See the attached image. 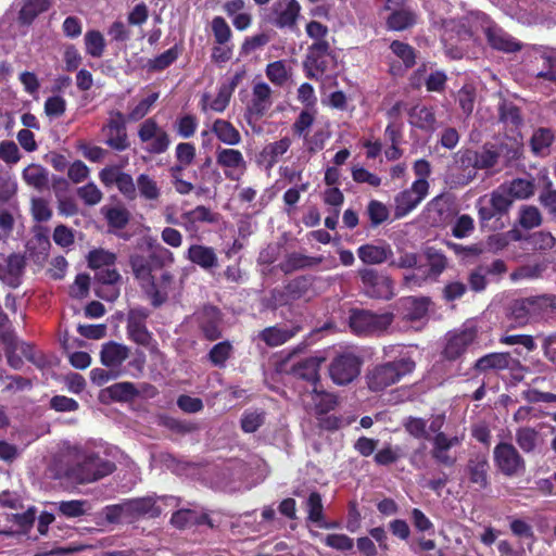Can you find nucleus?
Returning <instances> with one entry per match:
<instances>
[{"label": "nucleus", "mask_w": 556, "mask_h": 556, "mask_svg": "<svg viewBox=\"0 0 556 556\" xmlns=\"http://www.w3.org/2000/svg\"><path fill=\"white\" fill-rule=\"evenodd\" d=\"M115 469L112 462L99 457L90 451L75 448L71 453V462L60 469V478L72 483L86 484L94 482Z\"/></svg>", "instance_id": "nucleus-1"}, {"label": "nucleus", "mask_w": 556, "mask_h": 556, "mask_svg": "<svg viewBox=\"0 0 556 556\" xmlns=\"http://www.w3.org/2000/svg\"><path fill=\"white\" fill-rule=\"evenodd\" d=\"M415 363L410 357H402L372 368L367 375V384L371 391H381L412 372Z\"/></svg>", "instance_id": "nucleus-2"}, {"label": "nucleus", "mask_w": 556, "mask_h": 556, "mask_svg": "<svg viewBox=\"0 0 556 556\" xmlns=\"http://www.w3.org/2000/svg\"><path fill=\"white\" fill-rule=\"evenodd\" d=\"M336 61L331 53L329 42H313L306 53L303 66L306 76L312 79H321L328 71L334 67Z\"/></svg>", "instance_id": "nucleus-3"}, {"label": "nucleus", "mask_w": 556, "mask_h": 556, "mask_svg": "<svg viewBox=\"0 0 556 556\" xmlns=\"http://www.w3.org/2000/svg\"><path fill=\"white\" fill-rule=\"evenodd\" d=\"M477 332L473 321H467L459 329L448 332L445 336L442 356L447 361L460 358L477 339Z\"/></svg>", "instance_id": "nucleus-4"}, {"label": "nucleus", "mask_w": 556, "mask_h": 556, "mask_svg": "<svg viewBox=\"0 0 556 556\" xmlns=\"http://www.w3.org/2000/svg\"><path fill=\"white\" fill-rule=\"evenodd\" d=\"M393 321L391 313L374 314L355 309L350 315V327L357 334H371L384 331Z\"/></svg>", "instance_id": "nucleus-5"}, {"label": "nucleus", "mask_w": 556, "mask_h": 556, "mask_svg": "<svg viewBox=\"0 0 556 556\" xmlns=\"http://www.w3.org/2000/svg\"><path fill=\"white\" fill-rule=\"evenodd\" d=\"M245 75L244 71L236 73L229 81L223 83L217 90L216 96L205 92L201 96L199 105L203 113L215 112L223 113L229 105L232 93L239 83Z\"/></svg>", "instance_id": "nucleus-6"}, {"label": "nucleus", "mask_w": 556, "mask_h": 556, "mask_svg": "<svg viewBox=\"0 0 556 556\" xmlns=\"http://www.w3.org/2000/svg\"><path fill=\"white\" fill-rule=\"evenodd\" d=\"M553 303L554 299L546 295L516 300L510 305L509 315L516 325L522 326L531 317L543 314Z\"/></svg>", "instance_id": "nucleus-7"}, {"label": "nucleus", "mask_w": 556, "mask_h": 556, "mask_svg": "<svg viewBox=\"0 0 556 556\" xmlns=\"http://www.w3.org/2000/svg\"><path fill=\"white\" fill-rule=\"evenodd\" d=\"M138 137L144 143V150L151 154H162L170 146L167 131L154 118H147L138 128Z\"/></svg>", "instance_id": "nucleus-8"}, {"label": "nucleus", "mask_w": 556, "mask_h": 556, "mask_svg": "<svg viewBox=\"0 0 556 556\" xmlns=\"http://www.w3.org/2000/svg\"><path fill=\"white\" fill-rule=\"evenodd\" d=\"M514 200L502 184L490 195L482 197L478 200V214L482 222H488L496 215L508 212Z\"/></svg>", "instance_id": "nucleus-9"}, {"label": "nucleus", "mask_w": 556, "mask_h": 556, "mask_svg": "<svg viewBox=\"0 0 556 556\" xmlns=\"http://www.w3.org/2000/svg\"><path fill=\"white\" fill-rule=\"evenodd\" d=\"M362 359L352 352L336 356L329 366V375L334 383L343 386L352 382L361 372Z\"/></svg>", "instance_id": "nucleus-10"}, {"label": "nucleus", "mask_w": 556, "mask_h": 556, "mask_svg": "<svg viewBox=\"0 0 556 556\" xmlns=\"http://www.w3.org/2000/svg\"><path fill=\"white\" fill-rule=\"evenodd\" d=\"M273 105V90L265 81H255L251 99L247 104L245 118L249 124L258 122Z\"/></svg>", "instance_id": "nucleus-11"}, {"label": "nucleus", "mask_w": 556, "mask_h": 556, "mask_svg": "<svg viewBox=\"0 0 556 556\" xmlns=\"http://www.w3.org/2000/svg\"><path fill=\"white\" fill-rule=\"evenodd\" d=\"M429 182L426 179H416L409 189L400 192L395 199L394 215L402 218L415 210L427 197Z\"/></svg>", "instance_id": "nucleus-12"}, {"label": "nucleus", "mask_w": 556, "mask_h": 556, "mask_svg": "<svg viewBox=\"0 0 556 556\" xmlns=\"http://www.w3.org/2000/svg\"><path fill=\"white\" fill-rule=\"evenodd\" d=\"M101 131L105 144L110 148L116 151H125L129 148L125 116L119 111L110 112L108 122L103 125Z\"/></svg>", "instance_id": "nucleus-13"}, {"label": "nucleus", "mask_w": 556, "mask_h": 556, "mask_svg": "<svg viewBox=\"0 0 556 556\" xmlns=\"http://www.w3.org/2000/svg\"><path fill=\"white\" fill-rule=\"evenodd\" d=\"M364 292L376 299H390L393 295V286L389 277L380 275L371 268H362L358 270Z\"/></svg>", "instance_id": "nucleus-14"}, {"label": "nucleus", "mask_w": 556, "mask_h": 556, "mask_svg": "<svg viewBox=\"0 0 556 556\" xmlns=\"http://www.w3.org/2000/svg\"><path fill=\"white\" fill-rule=\"evenodd\" d=\"M489 459L483 452L472 453L465 466L464 473L476 490H484L489 485Z\"/></svg>", "instance_id": "nucleus-15"}, {"label": "nucleus", "mask_w": 556, "mask_h": 556, "mask_svg": "<svg viewBox=\"0 0 556 556\" xmlns=\"http://www.w3.org/2000/svg\"><path fill=\"white\" fill-rule=\"evenodd\" d=\"M216 164L223 169L226 178L239 180L247 169V162L241 151L232 148L216 150Z\"/></svg>", "instance_id": "nucleus-16"}, {"label": "nucleus", "mask_w": 556, "mask_h": 556, "mask_svg": "<svg viewBox=\"0 0 556 556\" xmlns=\"http://www.w3.org/2000/svg\"><path fill=\"white\" fill-rule=\"evenodd\" d=\"M464 434L448 437L444 432H439L432 439L431 457L439 464L446 467H453L457 457L451 453V448L460 445Z\"/></svg>", "instance_id": "nucleus-17"}, {"label": "nucleus", "mask_w": 556, "mask_h": 556, "mask_svg": "<svg viewBox=\"0 0 556 556\" xmlns=\"http://www.w3.org/2000/svg\"><path fill=\"white\" fill-rule=\"evenodd\" d=\"M301 13L296 0H276L271 7L269 22L278 28L293 29Z\"/></svg>", "instance_id": "nucleus-18"}, {"label": "nucleus", "mask_w": 556, "mask_h": 556, "mask_svg": "<svg viewBox=\"0 0 556 556\" xmlns=\"http://www.w3.org/2000/svg\"><path fill=\"white\" fill-rule=\"evenodd\" d=\"M494 462L497 468L506 476H515L525 468L522 457L510 443H500L495 446Z\"/></svg>", "instance_id": "nucleus-19"}, {"label": "nucleus", "mask_w": 556, "mask_h": 556, "mask_svg": "<svg viewBox=\"0 0 556 556\" xmlns=\"http://www.w3.org/2000/svg\"><path fill=\"white\" fill-rule=\"evenodd\" d=\"M463 165H472L477 169H491L501 162L495 146L485 144L479 151H465L460 156Z\"/></svg>", "instance_id": "nucleus-20"}, {"label": "nucleus", "mask_w": 556, "mask_h": 556, "mask_svg": "<svg viewBox=\"0 0 556 556\" xmlns=\"http://www.w3.org/2000/svg\"><path fill=\"white\" fill-rule=\"evenodd\" d=\"M358 258L366 265H379L393 257V250L386 241H376L358 247Z\"/></svg>", "instance_id": "nucleus-21"}, {"label": "nucleus", "mask_w": 556, "mask_h": 556, "mask_svg": "<svg viewBox=\"0 0 556 556\" xmlns=\"http://www.w3.org/2000/svg\"><path fill=\"white\" fill-rule=\"evenodd\" d=\"M175 279L174 275L169 271H164L161 277L155 280L154 278L144 287L143 291L151 300L154 306H160L170 295L174 290Z\"/></svg>", "instance_id": "nucleus-22"}, {"label": "nucleus", "mask_w": 556, "mask_h": 556, "mask_svg": "<svg viewBox=\"0 0 556 556\" xmlns=\"http://www.w3.org/2000/svg\"><path fill=\"white\" fill-rule=\"evenodd\" d=\"M301 401L307 409H313L316 414H326L337 405L336 396L318 390L317 384L313 386L311 391L303 393Z\"/></svg>", "instance_id": "nucleus-23"}, {"label": "nucleus", "mask_w": 556, "mask_h": 556, "mask_svg": "<svg viewBox=\"0 0 556 556\" xmlns=\"http://www.w3.org/2000/svg\"><path fill=\"white\" fill-rule=\"evenodd\" d=\"M518 364V361L511 357L509 353H490L478 358L473 369L478 372H486L489 370L513 369Z\"/></svg>", "instance_id": "nucleus-24"}, {"label": "nucleus", "mask_w": 556, "mask_h": 556, "mask_svg": "<svg viewBox=\"0 0 556 556\" xmlns=\"http://www.w3.org/2000/svg\"><path fill=\"white\" fill-rule=\"evenodd\" d=\"M424 215L431 226L444 224L451 215V202L447 197L441 194L433 198L425 207Z\"/></svg>", "instance_id": "nucleus-25"}, {"label": "nucleus", "mask_w": 556, "mask_h": 556, "mask_svg": "<svg viewBox=\"0 0 556 556\" xmlns=\"http://www.w3.org/2000/svg\"><path fill=\"white\" fill-rule=\"evenodd\" d=\"M219 215L204 205H198L193 210L181 214V225L187 231H197L200 224H216Z\"/></svg>", "instance_id": "nucleus-26"}, {"label": "nucleus", "mask_w": 556, "mask_h": 556, "mask_svg": "<svg viewBox=\"0 0 556 556\" xmlns=\"http://www.w3.org/2000/svg\"><path fill=\"white\" fill-rule=\"evenodd\" d=\"M24 266L25 262L21 255H10L3 263H0V280L12 288L18 287Z\"/></svg>", "instance_id": "nucleus-27"}, {"label": "nucleus", "mask_w": 556, "mask_h": 556, "mask_svg": "<svg viewBox=\"0 0 556 556\" xmlns=\"http://www.w3.org/2000/svg\"><path fill=\"white\" fill-rule=\"evenodd\" d=\"M186 257L205 270L214 268L218 264L215 250L203 244H191L187 250Z\"/></svg>", "instance_id": "nucleus-28"}, {"label": "nucleus", "mask_w": 556, "mask_h": 556, "mask_svg": "<svg viewBox=\"0 0 556 556\" xmlns=\"http://www.w3.org/2000/svg\"><path fill=\"white\" fill-rule=\"evenodd\" d=\"M199 326L208 340H216L220 337L219 311L216 307H204L198 314Z\"/></svg>", "instance_id": "nucleus-29"}, {"label": "nucleus", "mask_w": 556, "mask_h": 556, "mask_svg": "<svg viewBox=\"0 0 556 556\" xmlns=\"http://www.w3.org/2000/svg\"><path fill=\"white\" fill-rule=\"evenodd\" d=\"M211 132L226 146H238L242 141L240 131L227 119L216 118L212 123Z\"/></svg>", "instance_id": "nucleus-30"}, {"label": "nucleus", "mask_w": 556, "mask_h": 556, "mask_svg": "<svg viewBox=\"0 0 556 556\" xmlns=\"http://www.w3.org/2000/svg\"><path fill=\"white\" fill-rule=\"evenodd\" d=\"M488 42L497 50L513 52L520 49V46L509 35L496 25H489L484 28Z\"/></svg>", "instance_id": "nucleus-31"}, {"label": "nucleus", "mask_w": 556, "mask_h": 556, "mask_svg": "<svg viewBox=\"0 0 556 556\" xmlns=\"http://www.w3.org/2000/svg\"><path fill=\"white\" fill-rule=\"evenodd\" d=\"M324 359L320 357H308L292 366V374L316 386L319 381V367Z\"/></svg>", "instance_id": "nucleus-32"}, {"label": "nucleus", "mask_w": 556, "mask_h": 556, "mask_svg": "<svg viewBox=\"0 0 556 556\" xmlns=\"http://www.w3.org/2000/svg\"><path fill=\"white\" fill-rule=\"evenodd\" d=\"M500 160L503 161L504 165L517 161L522 155L523 143L521 137L518 135L507 138L502 141L498 146H495Z\"/></svg>", "instance_id": "nucleus-33"}, {"label": "nucleus", "mask_w": 556, "mask_h": 556, "mask_svg": "<svg viewBox=\"0 0 556 556\" xmlns=\"http://www.w3.org/2000/svg\"><path fill=\"white\" fill-rule=\"evenodd\" d=\"M130 266L135 278L139 281L142 289L154 278L152 271L154 270L149 256L141 254H134L130 256Z\"/></svg>", "instance_id": "nucleus-34"}, {"label": "nucleus", "mask_w": 556, "mask_h": 556, "mask_svg": "<svg viewBox=\"0 0 556 556\" xmlns=\"http://www.w3.org/2000/svg\"><path fill=\"white\" fill-rule=\"evenodd\" d=\"M23 180L31 188L41 191L48 187V170L39 164H29L22 172Z\"/></svg>", "instance_id": "nucleus-35"}, {"label": "nucleus", "mask_w": 556, "mask_h": 556, "mask_svg": "<svg viewBox=\"0 0 556 556\" xmlns=\"http://www.w3.org/2000/svg\"><path fill=\"white\" fill-rule=\"evenodd\" d=\"M129 355V350L127 346L116 343L110 342L103 345L101 351V362L106 367H117L119 366Z\"/></svg>", "instance_id": "nucleus-36"}, {"label": "nucleus", "mask_w": 556, "mask_h": 556, "mask_svg": "<svg viewBox=\"0 0 556 556\" xmlns=\"http://www.w3.org/2000/svg\"><path fill=\"white\" fill-rule=\"evenodd\" d=\"M409 124L414 127L424 129V130H433L435 125V116L432 109L417 104L410 109L409 113Z\"/></svg>", "instance_id": "nucleus-37"}, {"label": "nucleus", "mask_w": 556, "mask_h": 556, "mask_svg": "<svg viewBox=\"0 0 556 556\" xmlns=\"http://www.w3.org/2000/svg\"><path fill=\"white\" fill-rule=\"evenodd\" d=\"M417 21V14L409 7L393 10L387 18V25L392 30H404L413 26Z\"/></svg>", "instance_id": "nucleus-38"}, {"label": "nucleus", "mask_w": 556, "mask_h": 556, "mask_svg": "<svg viewBox=\"0 0 556 556\" xmlns=\"http://www.w3.org/2000/svg\"><path fill=\"white\" fill-rule=\"evenodd\" d=\"M299 330V327H268L260 332V338L269 346H278L293 338Z\"/></svg>", "instance_id": "nucleus-39"}, {"label": "nucleus", "mask_w": 556, "mask_h": 556, "mask_svg": "<svg viewBox=\"0 0 556 556\" xmlns=\"http://www.w3.org/2000/svg\"><path fill=\"white\" fill-rule=\"evenodd\" d=\"M51 4V0H25L20 10L18 21L22 24L29 25L39 14L48 11Z\"/></svg>", "instance_id": "nucleus-40"}, {"label": "nucleus", "mask_w": 556, "mask_h": 556, "mask_svg": "<svg viewBox=\"0 0 556 556\" xmlns=\"http://www.w3.org/2000/svg\"><path fill=\"white\" fill-rule=\"evenodd\" d=\"M503 185L514 201L529 199L535 192V186L532 179L516 178Z\"/></svg>", "instance_id": "nucleus-41"}, {"label": "nucleus", "mask_w": 556, "mask_h": 556, "mask_svg": "<svg viewBox=\"0 0 556 556\" xmlns=\"http://www.w3.org/2000/svg\"><path fill=\"white\" fill-rule=\"evenodd\" d=\"M291 143V138L283 137L277 141L266 144L261 155L269 163V165H274L288 152Z\"/></svg>", "instance_id": "nucleus-42"}, {"label": "nucleus", "mask_w": 556, "mask_h": 556, "mask_svg": "<svg viewBox=\"0 0 556 556\" xmlns=\"http://www.w3.org/2000/svg\"><path fill=\"white\" fill-rule=\"evenodd\" d=\"M555 136L549 128H539L531 137V149L536 155H547Z\"/></svg>", "instance_id": "nucleus-43"}, {"label": "nucleus", "mask_w": 556, "mask_h": 556, "mask_svg": "<svg viewBox=\"0 0 556 556\" xmlns=\"http://www.w3.org/2000/svg\"><path fill=\"white\" fill-rule=\"evenodd\" d=\"M140 195L149 201H157L161 197V189L157 182L147 174L137 177V186Z\"/></svg>", "instance_id": "nucleus-44"}, {"label": "nucleus", "mask_w": 556, "mask_h": 556, "mask_svg": "<svg viewBox=\"0 0 556 556\" xmlns=\"http://www.w3.org/2000/svg\"><path fill=\"white\" fill-rule=\"evenodd\" d=\"M199 121L193 114L179 115L174 122V129L184 139L191 138L198 129Z\"/></svg>", "instance_id": "nucleus-45"}, {"label": "nucleus", "mask_w": 556, "mask_h": 556, "mask_svg": "<svg viewBox=\"0 0 556 556\" xmlns=\"http://www.w3.org/2000/svg\"><path fill=\"white\" fill-rule=\"evenodd\" d=\"M266 77L275 85V86H283L289 77L290 71L287 67L285 61H275L267 64L265 70Z\"/></svg>", "instance_id": "nucleus-46"}, {"label": "nucleus", "mask_w": 556, "mask_h": 556, "mask_svg": "<svg viewBox=\"0 0 556 556\" xmlns=\"http://www.w3.org/2000/svg\"><path fill=\"white\" fill-rule=\"evenodd\" d=\"M516 442L523 452L530 453L534 451L540 443L539 432L529 427L520 428L516 432Z\"/></svg>", "instance_id": "nucleus-47"}, {"label": "nucleus", "mask_w": 556, "mask_h": 556, "mask_svg": "<svg viewBox=\"0 0 556 556\" xmlns=\"http://www.w3.org/2000/svg\"><path fill=\"white\" fill-rule=\"evenodd\" d=\"M129 337L138 344L154 348L151 333L147 330L146 326L140 321L130 317L128 321Z\"/></svg>", "instance_id": "nucleus-48"}, {"label": "nucleus", "mask_w": 556, "mask_h": 556, "mask_svg": "<svg viewBox=\"0 0 556 556\" xmlns=\"http://www.w3.org/2000/svg\"><path fill=\"white\" fill-rule=\"evenodd\" d=\"M157 99H159V93L152 92L149 96H147L146 98L139 100L136 104H134L130 108L128 116H127L128 121L137 122V121L142 119L146 115L149 114V112L151 111L152 106L154 105V103L156 102Z\"/></svg>", "instance_id": "nucleus-49"}, {"label": "nucleus", "mask_w": 556, "mask_h": 556, "mask_svg": "<svg viewBox=\"0 0 556 556\" xmlns=\"http://www.w3.org/2000/svg\"><path fill=\"white\" fill-rule=\"evenodd\" d=\"M321 262V258L309 257L300 253H292L288 255L287 260L281 264V269L286 273L293 271L299 268H304L313 265H317Z\"/></svg>", "instance_id": "nucleus-50"}, {"label": "nucleus", "mask_w": 556, "mask_h": 556, "mask_svg": "<svg viewBox=\"0 0 556 556\" xmlns=\"http://www.w3.org/2000/svg\"><path fill=\"white\" fill-rule=\"evenodd\" d=\"M519 224L525 229H532L542 224L540 210L533 205H522L519 210Z\"/></svg>", "instance_id": "nucleus-51"}, {"label": "nucleus", "mask_w": 556, "mask_h": 556, "mask_svg": "<svg viewBox=\"0 0 556 556\" xmlns=\"http://www.w3.org/2000/svg\"><path fill=\"white\" fill-rule=\"evenodd\" d=\"M102 212L109 225L116 229L124 228L129 222L130 214L123 206L103 207Z\"/></svg>", "instance_id": "nucleus-52"}, {"label": "nucleus", "mask_w": 556, "mask_h": 556, "mask_svg": "<svg viewBox=\"0 0 556 556\" xmlns=\"http://www.w3.org/2000/svg\"><path fill=\"white\" fill-rule=\"evenodd\" d=\"M86 52L92 58L102 56L105 49L103 35L98 30H89L85 35Z\"/></svg>", "instance_id": "nucleus-53"}, {"label": "nucleus", "mask_w": 556, "mask_h": 556, "mask_svg": "<svg viewBox=\"0 0 556 556\" xmlns=\"http://www.w3.org/2000/svg\"><path fill=\"white\" fill-rule=\"evenodd\" d=\"M149 258L153 269L169 266L175 262L173 252L161 244H156L151 249Z\"/></svg>", "instance_id": "nucleus-54"}, {"label": "nucleus", "mask_w": 556, "mask_h": 556, "mask_svg": "<svg viewBox=\"0 0 556 556\" xmlns=\"http://www.w3.org/2000/svg\"><path fill=\"white\" fill-rule=\"evenodd\" d=\"M500 117L501 121L511 127H519L522 124V117L520 115L519 109L510 103L503 101L500 105Z\"/></svg>", "instance_id": "nucleus-55"}, {"label": "nucleus", "mask_w": 556, "mask_h": 556, "mask_svg": "<svg viewBox=\"0 0 556 556\" xmlns=\"http://www.w3.org/2000/svg\"><path fill=\"white\" fill-rule=\"evenodd\" d=\"M211 28L216 43L226 45L230 42L232 31L224 17L215 16L211 22Z\"/></svg>", "instance_id": "nucleus-56"}, {"label": "nucleus", "mask_w": 556, "mask_h": 556, "mask_svg": "<svg viewBox=\"0 0 556 556\" xmlns=\"http://www.w3.org/2000/svg\"><path fill=\"white\" fill-rule=\"evenodd\" d=\"M58 509L65 517L76 518L85 515L88 503L80 500L62 501L58 504Z\"/></svg>", "instance_id": "nucleus-57"}, {"label": "nucleus", "mask_w": 556, "mask_h": 556, "mask_svg": "<svg viewBox=\"0 0 556 556\" xmlns=\"http://www.w3.org/2000/svg\"><path fill=\"white\" fill-rule=\"evenodd\" d=\"M232 353V345L228 341L215 344L210 353L208 359L214 366L223 367Z\"/></svg>", "instance_id": "nucleus-58"}, {"label": "nucleus", "mask_w": 556, "mask_h": 556, "mask_svg": "<svg viewBox=\"0 0 556 556\" xmlns=\"http://www.w3.org/2000/svg\"><path fill=\"white\" fill-rule=\"evenodd\" d=\"M116 256L114 253L105 250H94L88 255V264L91 268L100 269L106 266L114 265Z\"/></svg>", "instance_id": "nucleus-59"}, {"label": "nucleus", "mask_w": 556, "mask_h": 556, "mask_svg": "<svg viewBox=\"0 0 556 556\" xmlns=\"http://www.w3.org/2000/svg\"><path fill=\"white\" fill-rule=\"evenodd\" d=\"M109 395L115 401H128L137 394L131 382H118L106 389Z\"/></svg>", "instance_id": "nucleus-60"}, {"label": "nucleus", "mask_w": 556, "mask_h": 556, "mask_svg": "<svg viewBox=\"0 0 556 556\" xmlns=\"http://www.w3.org/2000/svg\"><path fill=\"white\" fill-rule=\"evenodd\" d=\"M77 195L86 205L93 206L102 201L103 193L96 184L89 182L77 189Z\"/></svg>", "instance_id": "nucleus-61"}, {"label": "nucleus", "mask_w": 556, "mask_h": 556, "mask_svg": "<svg viewBox=\"0 0 556 556\" xmlns=\"http://www.w3.org/2000/svg\"><path fill=\"white\" fill-rule=\"evenodd\" d=\"M22 155L14 141L2 140L0 142V160L8 165H15L20 162Z\"/></svg>", "instance_id": "nucleus-62"}, {"label": "nucleus", "mask_w": 556, "mask_h": 556, "mask_svg": "<svg viewBox=\"0 0 556 556\" xmlns=\"http://www.w3.org/2000/svg\"><path fill=\"white\" fill-rule=\"evenodd\" d=\"M405 430L416 439H428L427 421L418 417H408L404 421Z\"/></svg>", "instance_id": "nucleus-63"}, {"label": "nucleus", "mask_w": 556, "mask_h": 556, "mask_svg": "<svg viewBox=\"0 0 556 556\" xmlns=\"http://www.w3.org/2000/svg\"><path fill=\"white\" fill-rule=\"evenodd\" d=\"M170 522L176 528H186L200 522V518L194 510L180 509L173 514Z\"/></svg>", "instance_id": "nucleus-64"}]
</instances>
